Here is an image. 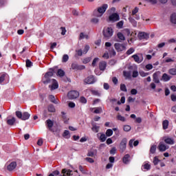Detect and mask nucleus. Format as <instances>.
I'll use <instances>...</instances> for the list:
<instances>
[{
	"label": "nucleus",
	"instance_id": "nucleus-1",
	"mask_svg": "<svg viewBox=\"0 0 176 176\" xmlns=\"http://www.w3.org/2000/svg\"><path fill=\"white\" fill-rule=\"evenodd\" d=\"M107 9H108V4H103L102 6L98 8L97 10H94L93 14L95 17H102V14L107 12Z\"/></svg>",
	"mask_w": 176,
	"mask_h": 176
},
{
	"label": "nucleus",
	"instance_id": "nucleus-2",
	"mask_svg": "<svg viewBox=\"0 0 176 176\" xmlns=\"http://www.w3.org/2000/svg\"><path fill=\"white\" fill-rule=\"evenodd\" d=\"M15 115L18 119H21V120H28V119H30V116H31L28 112L21 113L20 111H16Z\"/></svg>",
	"mask_w": 176,
	"mask_h": 176
},
{
	"label": "nucleus",
	"instance_id": "nucleus-3",
	"mask_svg": "<svg viewBox=\"0 0 176 176\" xmlns=\"http://www.w3.org/2000/svg\"><path fill=\"white\" fill-rule=\"evenodd\" d=\"M103 35L106 39H109L113 35V30L111 28H107L103 30Z\"/></svg>",
	"mask_w": 176,
	"mask_h": 176
},
{
	"label": "nucleus",
	"instance_id": "nucleus-4",
	"mask_svg": "<svg viewBox=\"0 0 176 176\" xmlns=\"http://www.w3.org/2000/svg\"><path fill=\"white\" fill-rule=\"evenodd\" d=\"M67 97L69 100H75L79 97V92L77 91H71L67 94Z\"/></svg>",
	"mask_w": 176,
	"mask_h": 176
},
{
	"label": "nucleus",
	"instance_id": "nucleus-5",
	"mask_svg": "<svg viewBox=\"0 0 176 176\" xmlns=\"http://www.w3.org/2000/svg\"><path fill=\"white\" fill-rule=\"evenodd\" d=\"M127 145V139L126 138H123L120 144V151L123 153L126 151V147Z\"/></svg>",
	"mask_w": 176,
	"mask_h": 176
},
{
	"label": "nucleus",
	"instance_id": "nucleus-6",
	"mask_svg": "<svg viewBox=\"0 0 176 176\" xmlns=\"http://www.w3.org/2000/svg\"><path fill=\"white\" fill-rule=\"evenodd\" d=\"M84 83L85 85H93L96 83V78L93 76H89L84 80Z\"/></svg>",
	"mask_w": 176,
	"mask_h": 176
},
{
	"label": "nucleus",
	"instance_id": "nucleus-7",
	"mask_svg": "<svg viewBox=\"0 0 176 176\" xmlns=\"http://www.w3.org/2000/svg\"><path fill=\"white\" fill-rule=\"evenodd\" d=\"M114 47L116 50H117V52H123V50H126V46L119 43H115Z\"/></svg>",
	"mask_w": 176,
	"mask_h": 176
},
{
	"label": "nucleus",
	"instance_id": "nucleus-8",
	"mask_svg": "<svg viewBox=\"0 0 176 176\" xmlns=\"http://www.w3.org/2000/svg\"><path fill=\"white\" fill-rule=\"evenodd\" d=\"M140 57L138 54H134L132 56V58L134 59V61H135V63H138V64H140L141 63H142V61L144 60V58L142 57V54H140Z\"/></svg>",
	"mask_w": 176,
	"mask_h": 176
},
{
	"label": "nucleus",
	"instance_id": "nucleus-9",
	"mask_svg": "<svg viewBox=\"0 0 176 176\" xmlns=\"http://www.w3.org/2000/svg\"><path fill=\"white\" fill-rule=\"evenodd\" d=\"M138 38L142 41V39H148L149 38V34L142 32H139L138 34Z\"/></svg>",
	"mask_w": 176,
	"mask_h": 176
},
{
	"label": "nucleus",
	"instance_id": "nucleus-10",
	"mask_svg": "<svg viewBox=\"0 0 176 176\" xmlns=\"http://www.w3.org/2000/svg\"><path fill=\"white\" fill-rule=\"evenodd\" d=\"M71 68L72 69H76V71L79 70V69H85V66H79V65H78V63H73L71 65Z\"/></svg>",
	"mask_w": 176,
	"mask_h": 176
},
{
	"label": "nucleus",
	"instance_id": "nucleus-11",
	"mask_svg": "<svg viewBox=\"0 0 176 176\" xmlns=\"http://www.w3.org/2000/svg\"><path fill=\"white\" fill-rule=\"evenodd\" d=\"M158 149L160 152H166V151L168 149V147L166 146L164 144H163L162 142H160L158 145Z\"/></svg>",
	"mask_w": 176,
	"mask_h": 176
},
{
	"label": "nucleus",
	"instance_id": "nucleus-12",
	"mask_svg": "<svg viewBox=\"0 0 176 176\" xmlns=\"http://www.w3.org/2000/svg\"><path fill=\"white\" fill-rule=\"evenodd\" d=\"M16 166L17 163H16V162H12L7 166V170H8V171H13Z\"/></svg>",
	"mask_w": 176,
	"mask_h": 176
},
{
	"label": "nucleus",
	"instance_id": "nucleus-13",
	"mask_svg": "<svg viewBox=\"0 0 176 176\" xmlns=\"http://www.w3.org/2000/svg\"><path fill=\"white\" fill-rule=\"evenodd\" d=\"M52 85H50L49 87H51V90H56V89H58V82L55 79L52 80Z\"/></svg>",
	"mask_w": 176,
	"mask_h": 176
},
{
	"label": "nucleus",
	"instance_id": "nucleus-14",
	"mask_svg": "<svg viewBox=\"0 0 176 176\" xmlns=\"http://www.w3.org/2000/svg\"><path fill=\"white\" fill-rule=\"evenodd\" d=\"M110 21H118L119 20V14L114 13L109 16Z\"/></svg>",
	"mask_w": 176,
	"mask_h": 176
},
{
	"label": "nucleus",
	"instance_id": "nucleus-15",
	"mask_svg": "<svg viewBox=\"0 0 176 176\" xmlns=\"http://www.w3.org/2000/svg\"><path fill=\"white\" fill-rule=\"evenodd\" d=\"M45 123L47 124V126L50 131H53L52 127H53V125L54 124L53 123V121H52V120L49 119V120H46Z\"/></svg>",
	"mask_w": 176,
	"mask_h": 176
},
{
	"label": "nucleus",
	"instance_id": "nucleus-16",
	"mask_svg": "<svg viewBox=\"0 0 176 176\" xmlns=\"http://www.w3.org/2000/svg\"><path fill=\"white\" fill-rule=\"evenodd\" d=\"M122 162L124 164H129L130 163V155L126 154L122 158Z\"/></svg>",
	"mask_w": 176,
	"mask_h": 176
},
{
	"label": "nucleus",
	"instance_id": "nucleus-17",
	"mask_svg": "<svg viewBox=\"0 0 176 176\" xmlns=\"http://www.w3.org/2000/svg\"><path fill=\"white\" fill-rule=\"evenodd\" d=\"M164 142L166 144H168V145H174L175 142L174 141V139L170 138H165Z\"/></svg>",
	"mask_w": 176,
	"mask_h": 176
},
{
	"label": "nucleus",
	"instance_id": "nucleus-18",
	"mask_svg": "<svg viewBox=\"0 0 176 176\" xmlns=\"http://www.w3.org/2000/svg\"><path fill=\"white\" fill-rule=\"evenodd\" d=\"M99 68H100V71H105V69L107 68V62H105V61L100 62Z\"/></svg>",
	"mask_w": 176,
	"mask_h": 176
},
{
	"label": "nucleus",
	"instance_id": "nucleus-19",
	"mask_svg": "<svg viewBox=\"0 0 176 176\" xmlns=\"http://www.w3.org/2000/svg\"><path fill=\"white\" fill-rule=\"evenodd\" d=\"M170 21L172 23V24L176 25V12H173L170 14Z\"/></svg>",
	"mask_w": 176,
	"mask_h": 176
},
{
	"label": "nucleus",
	"instance_id": "nucleus-20",
	"mask_svg": "<svg viewBox=\"0 0 176 176\" xmlns=\"http://www.w3.org/2000/svg\"><path fill=\"white\" fill-rule=\"evenodd\" d=\"M87 156H89L90 157H94V156H97V149L88 151Z\"/></svg>",
	"mask_w": 176,
	"mask_h": 176
},
{
	"label": "nucleus",
	"instance_id": "nucleus-21",
	"mask_svg": "<svg viewBox=\"0 0 176 176\" xmlns=\"http://www.w3.org/2000/svg\"><path fill=\"white\" fill-rule=\"evenodd\" d=\"M14 123H16V118L12 117V119H7V124L8 126H14Z\"/></svg>",
	"mask_w": 176,
	"mask_h": 176
},
{
	"label": "nucleus",
	"instance_id": "nucleus-22",
	"mask_svg": "<svg viewBox=\"0 0 176 176\" xmlns=\"http://www.w3.org/2000/svg\"><path fill=\"white\" fill-rule=\"evenodd\" d=\"M171 79V76H168V74L164 73L162 76L161 80H164V82H168Z\"/></svg>",
	"mask_w": 176,
	"mask_h": 176
},
{
	"label": "nucleus",
	"instance_id": "nucleus-23",
	"mask_svg": "<svg viewBox=\"0 0 176 176\" xmlns=\"http://www.w3.org/2000/svg\"><path fill=\"white\" fill-rule=\"evenodd\" d=\"M153 80L155 82V83H160V80H159V74H157V73L153 74Z\"/></svg>",
	"mask_w": 176,
	"mask_h": 176
},
{
	"label": "nucleus",
	"instance_id": "nucleus-24",
	"mask_svg": "<svg viewBox=\"0 0 176 176\" xmlns=\"http://www.w3.org/2000/svg\"><path fill=\"white\" fill-rule=\"evenodd\" d=\"M90 37L88 34H86L83 32L80 33V36L78 37V39L80 41L82 39H89Z\"/></svg>",
	"mask_w": 176,
	"mask_h": 176
},
{
	"label": "nucleus",
	"instance_id": "nucleus-25",
	"mask_svg": "<svg viewBox=\"0 0 176 176\" xmlns=\"http://www.w3.org/2000/svg\"><path fill=\"white\" fill-rule=\"evenodd\" d=\"M123 75L126 79H131V72L124 71Z\"/></svg>",
	"mask_w": 176,
	"mask_h": 176
},
{
	"label": "nucleus",
	"instance_id": "nucleus-26",
	"mask_svg": "<svg viewBox=\"0 0 176 176\" xmlns=\"http://www.w3.org/2000/svg\"><path fill=\"white\" fill-rule=\"evenodd\" d=\"M63 137H64V138H67V140L69 138H71V135L69 134V131L68 130H65L63 134Z\"/></svg>",
	"mask_w": 176,
	"mask_h": 176
},
{
	"label": "nucleus",
	"instance_id": "nucleus-27",
	"mask_svg": "<svg viewBox=\"0 0 176 176\" xmlns=\"http://www.w3.org/2000/svg\"><path fill=\"white\" fill-rule=\"evenodd\" d=\"M65 75V72L64 70L59 69L57 72V76H60V78H63Z\"/></svg>",
	"mask_w": 176,
	"mask_h": 176
},
{
	"label": "nucleus",
	"instance_id": "nucleus-28",
	"mask_svg": "<svg viewBox=\"0 0 176 176\" xmlns=\"http://www.w3.org/2000/svg\"><path fill=\"white\" fill-rule=\"evenodd\" d=\"M162 127L164 130H167V129H168V121L167 120L163 121Z\"/></svg>",
	"mask_w": 176,
	"mask_h": 176
},
{
	"label": "nucleus",
	"instance_id": "nucleus-29",
	"mask_svg": "<svg viewBox=\"0 0 176 176\" xmlns=\"http://www.w3.org/2000/svg\"><path fill=\"white\" fill-rule=\"evenodd\" d=\"M91 130L94 131V133H98L100 131V126L93 124Z\"/></svg>",
	"mask_w": 176,
	"mask_h": 176
},
{
	"label": "nucleus",
	"instance_id": "nucleus-30",
	"mask_svg": "<svg viewBox=\"0 0 176 176\" xmlns=\"http://www.w3.org/2000/svg\"><path fill=\"white\" fill-rule=\"evenodd\" d=\"M71 173H72V170H67L65 168L62 170V174H66L67 176H70L72 175V174H71Z\"/></svg>",
	"mask_w": 176,
	"mask_h": 176
},
{
	"label": "nucleus",
	"instance_id": "nucleus-31",
	"mask_svg": "<svg viewBox=\"0 0 176 176\" xmlns=\"http://www.w3.org/2000/svg\"><path fill=\"white\" fill-rule=\"evenodd\" d=\"M99 140L100 141H101V142H105V141L107 140V136H105V134L104 133H100Z\"/></svg>",
	"mask_w": 176,
	"mask_h": 176
},
{
	"label": "nucleus",
	"instance_id": "nucleus-32",
	"mask_svg": "<svg viewBox=\"0 0 176 176\" xmlns=\"http://www.w3.org/2000/svg\"><path fill=\"white\" fill-rule=\"evenodd\" d=\"M157 148V146L156 145H153L151 146L150 148V153H151L153 155L156 153V148Z\"/></svg>",
	"mask_w": 176,
	"mask_h": 176
},
{
	"label": "nucleus",
	"instance_id": "nucleus-33",
	"mask_svg": "<svg viewBox=\"0 0 176 176\" xmlns=\"http://www.w3.org/2000/svg\"><path fill=\"white\" fill-rule=\"evenodd\" d=\"M129 20L131 23V24H133V27H137V22L135 21V19H134V18L129 16Z\"/></svg>",
	"mask_w": 176,
	"mask_h": 176
},
{
	"label": "nucleus",
	"instance_id": "nucleus-34",
	"mask_svg": "<svg viewBox=\"0 0 176 176\" xmlns=\"http://www.w3.org/2000/svg\"><path fill=\"white\" fill-rule=\"evenodd\" d=\"M117 36L118 39H120V41H124L126 39V38L124 37V35H123L122 32H118L117 34Z\"/></svg>",
	"mask_w": 176,
	"mask_h": 176
},
{
	"label": "nucleus",
	"instance_id": "nucleus-35",
	"mask_svg": "<svg viewBox=\"0 0 176 176\" xmlns=\"http://www.w3.org/2000/svg\"><path fill=\"white\" fill-rule=\"evenodd\" d=\"M69 60V56L68 54H64L63 58H62V63H67Z\"/></svg>",
	"mask_w": 176,
	"mask_h": 176
},
{
	"label": "nucleus",
	"instance_id": "nucleus-36",
	"mask_svg": "<svg viewBox=\"0 0 176 176\" xmlns=\"http://www.w3.org/2000/svg\"><path fill=\"white\" fill-rule=\"evenodd\" d=\"M117 119L118 120H120V122H126V118L122 116L120 114L117 115Z\"/></svg>",
	"mask_w": 176,
	"mask_h": 176
},
{
	"label": "nucleus",
	"instance_id": "nucleus-37",
	"mask_svg": "<svg viewBox=\"0 0 176 176\" xmlns=\"http://www.w3.org/2000/svg\"><path fill=\"white\" fill-rule=\"evenodd\" d=\"M48 112H56V108L53 104H50L48 106Z\"/></svg>",
	"mask_w": 176,
	"mask_h": 176
},
{
	"label": "nucleus",
	"instance_id": "nucleus-38",
	"mask_svg": "<svg viewBox=\"0 0 176 176\" xmlns=\"http://www.w3.org/2000/svg\"><path fill=\"white\" fill-rule=\"evenodd\" d=\"M6 75H8L6 73H3L0 75V85L5 80V76H6Z\"/></svg>",
	"mask_w": 176,
	"mask_h": 176
},
{
	"label": "nucleus",
	"instance_id": "nucleus-39",
	"mask_svg": "<svg viewBox=\"0 0 176 176\" xmlns=\"http://www.w3.org/2000/svg\"><path fill=\"white\" fill-rule=\"evenodd\" d=\"M89 50H90V46L88 45H85L84 50H82L83 54H86Z\"/></svg>",
	"mask_w": 176,
	"mask_h": 176
},
{
	"label": "nucleus",
	"instance_id": "nucleus-40",
	"mask_svg": "<svg viewBox=\"0 0 176 176\" xmlns=\"http://www.w3.org/2000/svg\"><path fill=\"white\" fill-rule=\"evenodd\" d=\"M168 74H170V75L175 76L176 75V69L175 68L170 69L168 70Z\"/></svg>",
	"mask_w": 176,
	"mask_h": 176
},
{
	"label": "nucleus",
	"instance_id": "nucleus-41",
	"mask_svg": "<svg viewBox=\"0 0 176 176\" xmlns=\"http://www.w3.org/2000/svg\"><path fill=\"white\" fill-rule=\"evenodd\" d=\"M113 134V131L112 129H107L106 131L107 137H111Z\"/></svg>",
	"mask_w": 176,
	"mask_h": 176
},
{
	"label": "nucleus",
	"instance_id": "nucleus-42",
	"mask_svg": "<svg viewBox=\"0 0 176 176\" xmlns=\"http://www.w3.org/2000/svg\"><path fill=\"white\" fill-rule=\"evenodd\" d=\"M49 98L51 102H53L54 104H57V101H56V98H54V96L51 95L49 96Z\"/></svg>",
	"mask_w": 176,
	"mask_h": 176
},
{
	"label": "nucleus",
	"instance_id": "nucleus-43",
	"mask_svg": "<svg viewBox=\"0 0 176 176\" xmlns=\"http://www.w3.org/2000/svg\"><path fill=\"white\" fill-rule=\"evenodd\" d=\"M109 53L110 56H116V52L113 48H110V50H109Z\"/></svg>",
	"mask_w": 176,
	"mask_h": 176
},
{
	"label": "nucleus",
	"instance_id": "nucleus-44",
	"mask_svg": "<svg viewBox=\"0 0 176 176\" xmlns=\"http://www.w3.org/2000/svg\"><path fill=\"white\" fill-rule=\"evenodd\" d=\"M133 52H135L134 48L131 47L129 50L126 51V54H127V56H130V54H133Z\"/></svg>",
	"mask_w": 176,
	"mask_h": 176
},
{
	"label": "nucleus",
	"instance_id": "nucleus-45",
	"mask_svg": "<svg viewBox=\"0 0 176 176\" xmlns=\"http://www.w3.org/2000/svg\"><path fill=\"white\" fill-rule=\"evenodd\" d=\"M52 133H54V135H56V137H60V130L56 129V131H54V129H52V131H51Z\"/></svg>",
	"mask_w": 176,
	"mask_h": 176
},
{
	"label": "nucleus",
	"instance_id": "nucleus-46",
	"mask_svg": "<svg viewBox=\"0 0 176 176\" xmlns=\"http://www.w3.org/2000/svg\"><path fill=\"white\" fill-rule=\"evenodd\" d=\"M124 131H130V130H131V126H130V125H124L123 127Z\"/></svg>",
	"mask_w": 176,
	"mask_h": 176
},
{
	"label": "nucleus",
	"instance_id": "nucleus-47",
	"mask_svg": "<svg viewBox=\"0 0 176 176\" xmlns=\"http://www.w3.org/2000/svg\"><path fill=\"white\" fill-rule=\"evenodd\" d=\"M146 2H148V3H151V5H156L157 3V0H144Z\"/></svg>",
	"mask_w": 176,
	"mask_h": 176
},
{
	"label": "nucleus",
	"instance_id": "nucleus-48",
	"mask_svg": "<svg viewBox=\"0 0 176 176\" xmlns=\"http://www.w3.org/2000/svg\"><path fill=\"white\" fill-rule=\"evenodd\" d=\"M120 90L122 91H127V88L126 87V85H124V84H121L120 85Z\"/></svg>",
	"mask_w": 176,
	"mask_h": 176
},
{
	"label": "nucleus",
	"instance_id": "nucleus-49",
	"mask_svg": "<svg viewBox=\"0 0 176 176\" xmlns=\"http://www.w3.org/2000/svg\"><path fill=\"white\" fill-rule=\"evenodd\" d=\"M102 112V109L101 107H97L94 111V113H101Z\"/></svg>",
	"mask_w": 176,
	"mask_h": 176
},
{
	"label": "nucleus",
	"instance_id": "nucleus-50",
	"mask_svg": "<svg viewBox=\"0 0 176 176\" xmlns=\"http://www.w3.org/2000/svg\"><path fill=\"white\" fill-rule=\"evenodd\" d=\"M53 72H48L45 74L44 78H50L51 76H53Z\"/></svg>",
	"mask_w": 176,
	"mask_h": 176
},
{
	"label": "nucleus",
	"instance_id": "nucleus-51",
	"mask_svg": "<svg viewBox=\"0 0 176 176\" xmlns=\"http://www.w3.org/2000/svg\"><path fill=\"white\" fill-rule=\"evenodd\" d=\"M139 8L138 7H135L133 10H132V16H135L137 13H138Z\"/></svg>",
	"mask_w": 176,
	"mask_h": 176
},
{
	"label": "nucleus",
	"instance_id": "nucleus-52",
	"mask_svg": "<svg viewBox=\"0 0 176 176\" xmlns=\"http://www.w3.org/2000/svg\"><path fill=\"white\" fill-rule=\"evenodd\" d=\"M32 65V62H31V60H30V59L26 60V67L28 68L31 67V66Z\"/></svg>",
	"mask_w": 176,
	"mask_h": 176
},
{
	"label": "nucleus",
	"instance_id": "nucleus-53",
	"mask_svg": "<svg viewBox=\"0 0 176 176\" xmlns=\"http://www.w3.org/2000/svg\"><path fill=\"white\" fill-rule=\"evenodd\" d=\"M159 162H160V160H159V158H157V157H155L153 160L154 165L157 166V164H159Z\"/></svg>",
	"mask_w": 176,
	"mask_h": 176
},
{
	"label": "nucleus",
	"instance_id": "nucleus-54",
	"mask_svg": "<svg viewBox=\"0 0 176 176\" xmlns=\"http://www.w3.org/2000/svg\"><path fill=\"white\" fill-rule=\"evenodd\" d=\"M44 85H47V83H52V80L49 77L45 78V80L43 81Z\"/></svg>",
	"mask_w": 176,
	"mask_h": 176
},
{
	"label": "nucleus",
	"instance_id": "nucleus-55",
	"mask_svg": "<svg viewBox=\"0 0 176 176\" xmlns=\"http://www.w3.org/2000/svg\"><path fill=\"white\" fill-rule=\"evenodd\" d=\"M91 61V58H86L83 60L82 63L83 64H87L88 63H90Z\"/></svg>",
	"mask_w": 176,
	"mask_h": 176
},
{
	"label": "nucleus",
	"instance_id": "nucleus-56",
	"mask_svg": "<svg viewBox=\"0 0 176 176\" xmlns=\"http://www.w3.org/2000/svg\"><path fill=\"white\" fill-rule=\"evenodd\" d=\"M140 76H142V78H145V76H148L149 75L148 73H145L144 72H140Z\"/></svg>",
	"mask_w": 176,
	"mask_h": 176
},
{
	"label": "nucleus",
	"instance_id": "nucleus-57",
	"mask_svg": "<svg viewBox=\"0 0 176 176\" xmlns=\"http://www.w3.org/2000/svg\"><path fill=\"white\" fill-rule=\"evenodd\" d=\"M91 23H93L94 24H98V23L100 21V20L97 18H93L91 20Z\"/></svg>",
	"mask_w": 176,
	"mask_h": 176
},
{
	"label": "nucleus",
	"instance_id": "nucleus-58",
	"mask_svg": "<svg viewBox=\"0 0 176 176\" xmlns=\"http://www.w3.org/2000/svg\"><path fill=\"white\" fill-rule=\"evenodd\" d=\"M80 102L82 104H86L87 102V100H86V98L82 96L80 98Z\"/></svg>",
	"mask_w": 176,
	"mask_h": 176
},
{
	"label": "nucleus",
	"instance_id": "nucleus-59",
	"mask_svg": "<svg viewBox=\"0 0 176 176\" xmlns=\"http://www.w3.org/2000/svg\"><path fill=\"white\" fill-rule=\"evenodd\" d=\"M144 170H151V165L149 164H145L144 166H143Z\"/></svg>",
	"mask_w": 176,
	"mask_h": 176
},
{
	"label": "nucleus",
	"instance_id": "nucleus-60",
	"mask_svg": "<svg viewBox=\"0 0 176 176\" xmlns=\"http://www.w3.org/2000/svg\"><path fill=\"white\" fill-rule=\"evenodd\" d=\"M98 60H99L98 58H95L93 60V62H92V67H96V64H97Z\"/></svg>",
	"mask_w": 176,
	"mask_h": 176
},
{
	"label": "nucleus",
	"instance_id": "nucleus-61",
	"mask_svg": "<svg viewBox=\"0 0 176 176\" xmlns=\"http://www.w3.org/2000/svg\"><path fill=\"white\" fill-rule=\"evenodd\" d=\"M77 55L79 56H82L83 55V51H82L81 49L78 50H76Z\"/></svg>",
	"mask_w": 176,
	"mask_h": 176
},
{
	"label": "nucleus",
	"instance_id": "nucleus-62",
	"mask_svg": "<svg viewBox=\"0 0 176 176\" xmlns=\"http://www.w3.org/2000/svg\"><path fill=\"white\" fill-rule=\"evenodd\" d=\"M137 93H138V91H137V89H132L131 90V94H132L133 96H135V94H137Z\"/></svg>",
	"mask_w": 176,
	"mask_h": 176
},
{
	"label": "nucleus",
	"instance_id": "nucleus-63",
	"mask_svg": "<svg viewBox=\"0 0 176 176\" xmlns=\"http://www.w3.org/2000/svg\"><path fill=\"white\" fill-rule=\"evenodd\" d=\"M132 76L133 78H137L138 76V72L135 70L133 72Z\"/></svg>",
	"mask_w": 176,
	"mask_h": 176
},
{
	"label": "nucleus",
	"instance_id": "nucleus-64",
	"mask_svg": "<svg viewBox=\"0 0 176 176\" xmlns=\"http://www.w3.org/2000/svg\"><path fill=\"white\" fill-rule=\"evenodd\" d=\"M117 27H118V28H122V27H123V21L118 22L117 23Z\"/></svg>",
	"mask_w": 176,
	"mask_h": 176
}]
</instances>
